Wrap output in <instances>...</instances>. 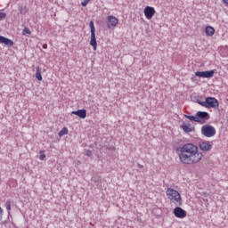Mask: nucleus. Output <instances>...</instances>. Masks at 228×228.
I'll return each mask as SVG.
<instances>
[{"label": "nucleus", "instance_id": "nucleus-1", "mask_svg": "<svg viewBox=\"0 0 228 228\" xmlns=\"http://www.w3.org/2000/svg\"><path fill=\"white\" fill-rule=\"evenodd\" d=\"M178 157L183 165H197L204 159V154L193 143H185L177 150Z\"/></svg>", "mask_w": 228, "mask_h": 228}, {"label": "nucleus", "instance_id": "nucleus-2", "mask_svg": "<svg viewBox=\"0 0 228 228\" xmlns=\"http://www.w3.org/2000/svg\"><path fill=\"white\" fill-rule=\"evenodd\" d=\"M166 194L170 202L175 204V206H183V200L181 199V194L179 191L174 190L173 188H167Z\"/></svg>", "mask_w": 228, "mask_h": 228}, {"label": "nucleus", "instance_id": "nucleus-3", "mask_svg": "<svg viewBox=\"0 0 228 228\" xmlns=\"http://www.w3.org/2000/svg\"><path fill=\"white\" fill-rule=\"evenodd\" d=\"M200 106H203V108H208L209 110L211 108H214L216 110L220 106V103L218 102V100L215 97H207L205 99V102H200Z\"/></svg>", "mask_w": 228, "mask_h": 228}, {"label": "nucleus", "instance_id": "nucleus-4", "mask_svg": "<svg viewBox=\"0 0 228 228\" xmlns=\"http://www.w3.org/2000/svg\"><path fill=\"white\" fill-rule=\"evenodd\" d=\"M201 134L206 138H213L216 134V129L210 125H205L201 127Z\"/></svg>", "mask_w": 228, "mask_h": 228}, {"label": "nucleus", "instance_id": "nucleus-5", "mask_svg": "<svg viewBox=\"0 0 228 228\" xmlns=\"http://www.w3.org/2000/svg\"><path fill=\"white\" fill-rule=\"evenodd\" d=\"M89 26L91 29L90 45L93 47L94 51H97V38L95 37V26L94 25V21H90Z\"/></svg>", "mask_w": 228, "mask_h": 228}, {"label": "nucleus", "instance_id": "nucleus-6", "mask_svg": "<svg viewBox=\"0 0 228 228\" xmlns=\"http://www.w3.org/2000/svg\"><path fill=\"white\" fill-rule=\"evenodd\" d=\"M199 147L203 152H209L213 149V142L202 141L199 142Z\"/></svg>", "mask_w": 228, "mask_h": 228}, {"label": "nucleus", "instance_id": "nucleus-7", "mask_svg": "<svg viewBox=\"0 0 228 228\" xmlns=\"http://www.w3.org/2000/svg\"><path fill=\"white\" fill-rule=\"evenodd\" d=\"M118 26V20L113 15L107 17V27L109 29H115V27Z\"/></svg>", "mask_w": 228, "mask_h": 228}, {"label": "nucleus", "instance_id": "nucleus-8", "mask_svg": "<svg viewBox=\"0 0 228 228\" xmlns=\"http://www.w3.org/2000/svg\"><path fill=\"white\" fill-rule=\"evenodd\" d=\"M143 13L145 18L148 20H151L152 19V17H154V15H156V9H154V7L152 6H146L143 10Z\"/></svg>", "mask_w": 228, "mask_h": 228}, {"label": "nucleus", "instance_id": "nucleus-9", "mask_svg": "<svg viewBox=\"0 0 228 228\" xmlns=\"http://www.w3.org/2000/svg\"><path fill=\"white\" fill-rule=\"evenodd\" d=\"M196 118H198V122L200 124H205L206 120L209 118V113L205 112V111H198L196 113Z\"/></svg>", "mask_w": 228, "mask_h": 228}, {"label": "nucleus", "instance_id": "nucleus-10", "mask_svg": "<svg viewBox=\"0 0 228 228\" xmlns=\"http://www.w3.org/2000/svg\"><path fill=\"white\" fill-rule=\"evenodd\" d=\"M174 215L176 218H186L187 213L186 210L183 209L181 207H176L174 209Z\"/></svg>", "mask_w": 228, "mask_h": 228}, {"label": "nucleus", "instance_id": "nucleus-11", "mask_svg": "<svg viewBox=\"0 0 228 228\" xmlns=\"http://www.w3.org/2000/svg\"><path fill=\"white\" fill-rule=\"evenodd\" d=\"M181 129H183L184 133H193V131H195V127L190 123H183L181 126Z\"/></svg>", "mask_w": 228, "mask_h": 228}, {"label": "nucleus", "instance_id": "nucleus-12", "mask_svg": "<svg viewBox=\"0 0 228 228\" xmlns=\"http://www.w3.org/2000/svg\"><path fill=\"white\" fill-rule=\"evenodd\" d=\"M71 115H77L79 118H86V110H73Z\"/></svg>", "mask_w": 228, "mask_h": 228}, {"label": "nucleus", "instance_id": "nucleus-13", "mask_svg": "<svg viewBox=\"0 0 228 228\" xmlns=\"http://www.w3.org/2000/svg\"><path fill=\"white\" fill-rule=\"evenodd\" d=\"M0 44H4V45H7L8 47L13 46V41L3 36H0Z\"/></svg>", "mask_w": 228, "mask_h": 228}, {"label": "nucleus", "instance_id": "nucleus-14", "mask_svg": "<svg viewBox=\"0 0 228 228\" xmlns=\"http://www.w3.org/2000/svg\"><path fill=\"white\" fill-rule=\"evenodd\" d=\"M205 33L207 37H213V35H215V28L211 26H207L205 28Z\"/></svg>", "mask_w": 228, "mask_h": 228}, {"label": "nucleus", "instance_id": "nucleus-15", "mask_svg": "<svg viewBox=\"0 0 228 228\" xmlns=\"http://www.w3.org/2000/svg\"><path fill=\"white\" fill-rule=\"evenodd\" d=\"M36 77L38 81H42V68L40 66L36 68Z\"/></svg>", "mask_w": 228, "mask_h": 228}, {"label": "nucleus", "instance_id": "nucleus-16", "mask_svg": "<svg viewBox=\"0 0 228 228\" xmlns=\"http://www.w3.org/2000/svg\"><path fill=\"white\" fill-rule=\"evenodd\" d=\"M65 134H69V128L63 127L60 132H59V136H65Z\"/></svg>", "mask_w": 228, "mask_h": 228}, {"label": "nucleus", "instance_id": "nucleus-17", "mask_svg": "<svg viewBox=\"0 0 228 228\" xmlns=\"http://www.w3.org/2000/svg\"><path fill=\"white\" fill-rule=\"evenodd\" d=\"M205 72V77L209 78L213 77L215 76V70H210V71H204Z\"/></svg>", "mask_w": 228, "mask_h": 228}, {"label": "nucleus", "instance_id": "nucleus-18", "mask_svg": "<svg viewBox=\"0 0 228 228\" xmlns=\"http://www.w3.org/2000/svg\"><path fill=\"white\" fill-rule=\"evenodd\" d=\"M185 118H188L189 120H192L193 122H199V118L194 117V116H188V115H185Z\"/></svg>", "mask_w": 228, "mask_h": 228}, {"label": "nucleus", "instance_id": "nucleus-19", "mask_svg": "<svg viewBox=\"0 0 228 228\" xmlns=\"http://www.w3.org/2000/svg\"><path fill=\"white\" fill-rule=\"evenodd\" d=\"M19 12L20 13H21V15H26L27 12H28V9L26 7H19Z\"/></svg>", "mask_w": 228, "mask_h": 228}, {"label": "nucleus", "instance_id": "nucleus-20", "mask_svg": "<svg viewBox=\"0 0 228 228\" xmlns=\"http://www.w3.org/2000/svg\"><path fill=\"white\" fill-rule=\"evenodd\" d=\"M5 208H6L7 211H11L12 210V201H10V200H8L5 202Z\"/></svg>", "mask_w": 228, "mask_h": 228}, {"label": "nucleus", "instance_id": "nucleus-21", "mask_svg": "<svg viewBox=\"0 0 228 228\" xmlns=\"http://www.w3.org/2000/svg\"><path fill=\"white\" fill-rule=\"evenodd\" d=\"M195 76H197V77H205V71H197Z\"/></svg>", "mask_w": 228, "mask_h": 228}, {"label": "nucleus", "instance_id": "nucleus-22", "mask_svg": "<svg viewBox=\"0 0 228 228\" xmlns=\"http://www.w3.org/2000/svg\"><path fill=\"white\" fill-rule=\"evenodd\" d=\"M39 154H40V157H39L40 160L44 161V159H45V152L44 151H40Z\"/></svg>", "mask_w": 228, "mask_h": 228}, {"label": "nucleus", "instance_id": "nucleus-23", "mask_svg": "<svg viewBox=\"0 0 228 228\" xmlns=\"http://www.w3.org/2000/svg\"><path fill=\"white\" fill-rule=\"evenodd\" d=\"M88 3H90V0H84L83 2H81L82 6H86V4H88Z\"/></svg>", "mask_w": 228, "mask_h": 228}, {"label": "nucleus", "instance_id": "nucleus-24", "mask_svg": "<svg viewBox=\"0 0 228 228\" xmlns=\"http://www.w3.org/2000/svg\"><path fill=\"white\" fill-rule=\"evenodd\" d=\"M1 19H6V13L0 12V20H1Z\"/></svg>", "mask_w": 228, "mask_h": 228}, {"label": "nucleus", "instance_id": "nucleus-25", "mask_svg": "<svg viewBox=\"0 0 228 228\" xmlns=\"http://www.w3.org/2000/svg\"><path fill=\"white\" fill-rule=\"evenodd\" d=\"M86 156H88L89 158L92 157V151L87 150V151H86Z\"/></svg>", "mask_w": 228, "mask_h": 228}, {"label": "nucleus", "instance_id": "nucleus-26", "mask_svg": "<svg viewBox=\"0 0 228 228\" xmlns=\"http://www.w3.org/2000/svg\"><path fill=\"white\" fill-rule=\"evenodd\" d=\"M24 31L26 33H28V35H31V30L30 29L25 28Z\"/></svg>", "mask_w": 228, "mask_h": 228}, {"label": "nucleus", "instance_id": "nucleus-27", "mask_svg": "<svg viewBox=\"0 0 228 228\" xmlns=\"http://www.w3.org/2000/svg\"><path fill=\"white\" fill-rule=\"evenodd\" d=\"M222 2L224 3V4H225L226 6H228V0H222Z\"/></svg>", "mask_w": 228, "mask_h": 228}, {"label": "nucleus", "instance_id": "nucleus-28", "mask_svg": "<svg viewBox=\"0 0 228 228\" xmlns=\"http://www.w3.org/2000/svg\"><path fill=\"white\" fill-rule=\"evenodd\" d=\"M3 215V208L0 207V216Z\"/></svg>", "mask_w": 228, "mask_h": 228}, {"label": "nucleus", "instance_id": "nucleus-29", "mask_svg": "<svg viewBox=\"0 0 228 228\" xmlns=\"http://www.w3.org/2000/svg\"><path fill=\"white\" fill-rule=\"evenodd\" d=\"M43 49H47V45H44Z\"/></svg>", "mask_w": 228, "mask_h": 228}]
</instances>
